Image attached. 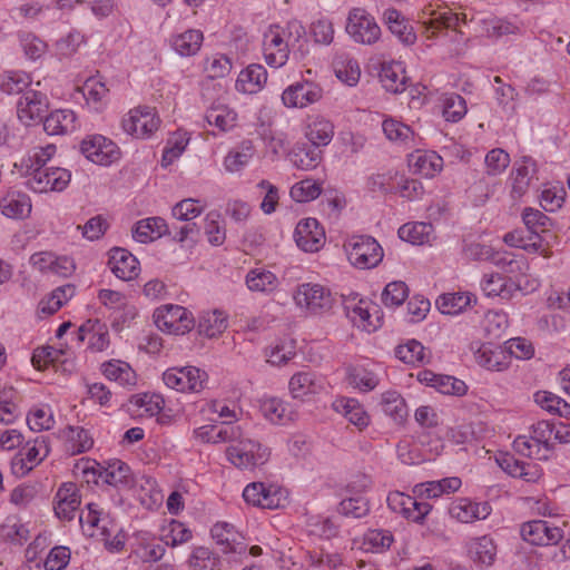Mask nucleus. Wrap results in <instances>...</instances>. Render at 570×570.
I'll use <instances>...</instances> for the list:
<instances>
[{"label":"nucleus","mask_w":570,"mask_h":570,"mask_svg":"<svg viewBox=\"0 0 570 570\" xmlns=\"http://www.w3.org/2000/svg\"><path fill=\"white\" fill-rule=\"evenodd\" d=\"M19 452H21L27 461L35 468L48 456L50 452L49 440L47 436H38L32 442H27Z\"/></svg>","instance_id":"nucleus-50"},{"label":"nucleus","mask_w":570,"mask_h":570,"mask_svg":"<svg viewBox=\"0 0 570 570\" xmlns=\"http://www.w3.org/2000/svg\"><path fill=\"white\" fill-rule=\"evenodd\" d=\"M30 263L41 273H51L61 277H68L75 271V264L71 258L67 256L57 257L51 252L35 253L30 257Z\"/></svg>","instance_id":"nucleus-17"},{"label":"nucleus","mask_w":570,"mask_h":570,"mask_svg":"<svg viewBox=\"0 0 570 570\" xmlns=\"http://www.w3.org/2000/svg\"><path fill=\"white\" fill-rule=\"evenodd\" d=\"M409 296V288L404 282L396 281L389 283L383 293L382 302L385 306H400Z\"/></svg>","instance_id":"nucleus-57"},{"label":"nucleus","mask_w":570,"mask_h":570,"mask_svg":"<svg viewBox=\"0 0 570 570\" xmlns=\"http://www.w3.org/2000/svg\"><path fill=\"white\" fill-rule=\"evenodd\" d=\"M333 136V124L323 117L314 118L307 126L306 137L316 147L327 146Z\"/></svg>","instance_id":"nucleus-41"},{"label":"nucleus","mask_w":570,"mask_h":570,"mask_svg":"<svg viewBox=\"0 0 570 570\" xmlns=\"http://www.w3.org/2000/svg\"><path fill=\"white\" fill-rule=\"evenodd\" d=\"M205 70L212 79L223 78L232 70V62L225 55H215L207 58Z\"/></svg>","instance_id":"nucleus-64"},{"label":"nucleus","mask_w":570,"mask_h":570,"mask_svg":"<svg viewBox=\"0 0 570 570\" xmlns=\"http://www.w3.org/2000/svg\"><path fill=\"white\" fill-rule=\"evenodd\" d=\"M210 433L209 441L213 443H228L226 459L237 469L253 470L269 458L267 448L253 440L240 425L232 424L230 421L213 426Z\"/></svg>","instance_id":"nucleus-1"},{"label":"nucleus","mask_w":570,"mask_h":570,"mask_svg":"<svg viewBox=\"0 0 570 570\" xmlns=\"http://www.w3.org/2000/svg\"><path fill=\"white\" fill-rule=\"evenodd\" d=\"M27 423L32 431L50 430L55 423L53 414L48 407H37L28 415Z\"/></svg>","instance_id":"nucleus-63"},{"label":"nucleus","mask_w":570,"mask_h":570,"mask_svg":"<svg viewBox=\"0 0 570 570\" xmlns=\"http://www.w3.org/2000/svg\"><path fill=\"white\" fill-rule=\"evenodd\" d=\"M246 284L250 291L272 292L277 286V277L269 271L254 268L247 274Z\"/></svg>","instance_id":"nucleus-48"},{"label":"nucleus","mask_w":570,"mask_h":570,"mask_svg":"<svg viewBox=\"0 0 570 570\" xmlns=\"http://www.w3.org/2000/svg\"><path fill=\"white\" fill-rule=\"evenodd\" d=\"M267 80L266 69L262 65H249L240 71L236 80V89L245 94H255Z\"/></svg>","instance_id":"nucleus-33"},{"label":"nucleus","mask_w":570,"mask_h":570,"mask_svg":"<svg viewBox=\"0 0 570 570\" xmlns=\"http://www.w3.org/2000/svg\"><path fill=\"white\" fill-rule=\"evenodd\" d=\"M108 265L112 274L122 281H131L139 275V261L127 249L114 247L109 250Z\"/></svg>","instance_id":"nucleus-16"},{"label":"nucleus","mask_w":570,"mask_h":570,"mask_svg":"<svg viewBox=\"0 0 570 570\" xmlns=\"http://www.w3.org/2000/svg\"><path fill=\"white\" fill-rule=\"evenodd\" d=\"M481 288L489 297H500L502 299H510L520 287L500 274H485L481 281Z\"/></svg>","instance_id":"nucleus-27"},{"label":"nucleus","mask_w":570,"mask_h":570,"mask_svg":"<svg viewBox=\"0 0 570 570\" xmlns=\"http://www.w3.org/2000/svg\"><path fill=\"white\" fill-rule=\"evenodd\" d=\"M164 383L178 392H200L206 384V372L195 367H171L163 374Z\"/></svg>","instance_id":"nucleus-7"},{"label":"nucleus","mask_w":570,"mask_h":570,"mask_svg":"<svg viewBox=\"0 0 570 570\" xmlns=\"http://www.w3.org/2000/svg\"><path fill=\"white\" fill-rule=\"evenodd\" d=\"M395 355L402 362L412 365L426 361L424 346L415 340H411L404 345H399L395 350Z\"/></svg>","instance_id":"nucleus-52"},{"label":"nucleus","mask_w":570,"mask_h":570,"mask_svg":"<svg viewBox=\"0 0 570 570\" xmlns=\"http://www.w3.org/2000/svg\"><path fill=\"white\" fill-rule=\"evenodd\" d=\"M198 200L193 198L183 199L177 203L173 209V217L180 223L171 224V229L174 230L173 239L179 243H184L186 240H190L195 243L197 237L199 236L200 229L196 223L193 222L194 218L198 217L203 213V207L197 206Z\"/></svg>","instance_id":"nucleus-2"},{"label":"nucleus","mask_w":570,"mask_h":570,"mask_svg":"<svg viewBox=\"0 0 570 570\" xmlns=\"http://www.w3.org/2000/svg\"><path fill=\"white\" fill-rule=\"evenodd\" d=\"M333 406L361 431L370 424V415L354 399H338L333 403Z\"/></svg>","instance_id":"nucleus-35"},{"label":"nucleus","mask_w":570,"mask_h":570,"mask_svg":"<svg viewBox=\"0 0 570 570\" xmlns=\"http://www.w3.org/2000/svg\"><path fill=\"white\" fill-rule=\"evenodd\" d=\"M227 327V318L219 311L203 313L199 317L198 332L208 338H213L222 334Z\"/></svg>","instance_id":"nucleus-43"},{"label":"nucleus","mask_w":570,"mask_h":570,"mask_svg":"<svg viewBox=\"0 0 570 570\" xmlns=\"http://www.w3.org/2000/svg\"><path fill=\"white\" fill-rule=\"evenodd\" d=\"M475 362L491 371H504L510 365V356L507 351L499 345L492 343L481 344L474 351Z\"/></svg>","instance_id":"nucleus-21"},{"label":"nucleus","mask_w":570,"mask_h":570,"mask_svg":"<svg viewBox=\"0 0 570 570\" xmlns=\"http://www.w3.org/2000/svg\"><path fill=\"white\" fill-rule=\"evenodd\" d=\"M466 114L465 100L456 94H450L443 99V116L449 121H459Z\"/></svg>","instance_id":"nucleus-58"},{"label":"nucleus","mask_w":570,"mask_h":570,"mask_svg":"<svg viewBox=\"0 0 570 570\" xmlns=\"http://www.w3.org/2000/svg\"><path fill=\"white\" fill-rule=\"evenodd\" d=\"M430 19L424 21L425 33L428 38L436 36L438 31L442 29L456 30L460 21L465 22V14H458L451 11H432Z\"/></svg>","instance_id":"nucleus-36"},{"label":"nucleus","mask_w":570,"mask_h":570,"mask_svg":"<svg viewBox=\"0 0 570 570\" xmlns=\"http://www.w3.org/2000/svg\"><path fill=\"white\" fill-rule=\"evenodd\" d=\"M529 161H531V159L524 157L523 164L519 165L512 173L511 197L514 200L520 199L529 190L530 183L532 179L531 169L528 166Z\"/></svg>","instance_id":"nucleus-47"},{"label":"nucleus","mask_w":570,"mask_h":570,"mask_svg":"<svg viewBox=\"0 0 570 570\" xmlns=\"http://www.w3.org/2000/svg\"><path fill=\"white\" fill-rule=\"evenodd\" d=\"M237 115L227 106H214L205 115L210 126L217 127L220 131H228L236 125Z\"/></svg>","instance_id":"nucleus-46"},{"label":"nucleus","mask_w":570,"mask_h":570,"mask_svg":"<svg viewBox=\"0 0 570 570\" xmlns=\"http://www.w3.org/2000/svg\"><path fill=\"white\" fill-rule=\"evenodd\" d=\"M285 38L287 47L293 50H298L302 56L305 55L304 43H306L305 27L298 20H291L287 22L286 28L281 31Z\"/></svg>","instance_id":"nucleus-51"},{"label":"nucleus","mask_w":570,"mask_h":570,"mask_svg":"<svg viewBox=\"0 0 570 570\" xmlns=\"http://www.w3.org/2000/svg\"><path fill=\"white\" fill-rule=\"evenodd\" d=\"M484 161L488 175L497 176L507 169L510 156L503 149L494 148L487 154Z\"/></svg>","instance_id":"nucleus-60"},{"label":"nucleus","mask_w":570,"mask_h":570,"mask_svg":"<svg viewBox=\"0 0 570 570\" xmlns=\"http://www.w3.org/2000/svg\"><path fill=\"white\" fill-rule=\"evenodd\" d=\"M71 174L60 167H36L27 179V186L36 193L61 191L70 183Z\"/></svg>","instance_id":"nucleus-5"},{"label":"nucleus","mask_w":570,"mask_h":570,"mask_svg":"<svg viewBox=\"0 0 570 570\" xmlns=\"http://www.w3.org/2000/svg\"><path fill=\"white\" fill-rule=\"evenodd\" d=\"M432 232L433 226L430 223L415 222L402 225L397 235L402 240L413 245H422L430 240Z\"/></svg>","instance_id":"nucleus-42"},{"label":"nucleus","mask_w":570,"mask_h":570,"mask_svg":"<svg viewBox=\"0 0 570 570\" xmlns=\"http://www.w3.org/2000/svg\"><path fill=\"white\" fill-rule=\"evenodd\" d=\"M210 533L216 543L222 547L223 553H232L234 556H244L246 553L247 547L239 540L240 535L234 525L227 522H217L213 525Z\"/></svg>","instance_id":"nucleus-20"},{"label":"nucleus","mask_w":570,"mask_h":570,"mask_svg":"<svg viewBox=\"0 0 570 570\" xmlns=\"http://www.w3.org/2000/svg\"><path fill=\"white\" fill-rule=\"evenodd\" d=\"M174 235L171 226L161 217H149L137 222L132 228L135 240L146 244L164 235Z\"/></svg>","instance_id":"nucleus-22"},{"label":"nucleus","mask_w":570,"mask_h":570,"mask_svg":"<svg viewBox=\"0 0 570 570\" xmlns=\"http://www.w3.org/2000/svg\"><path fill=\"white\" fill-rule=\"evenodd\" d=\"M380 406L396 425H403L409 416L405 400L397 391H386L381 395Z\"/></svg>","instance_id":"nucleus-28"},{"label":"nucleus","mask_w":570,"mask_h":570,"mask_svg":"<svg viewBox=\"0 0 570 570\" xmlns=\"http://www.w3.org/2000/svg\"><path fill=\"white\" fill-rule=\"evenodd\" d=\"M346 32L358 43L373 45L380 39L381 28L365 9L353 8L347 17Z\"/></svg>","instance_id":"nucleus-6"},{"label":"nucleus","mask_w":570,"mask_h":570,"mask_svg":"<svg viewBox=\"0 0 570 570\" xmlns=\"http://www.w3.org/2000/svg\"><path fill=\"white\" fill-rule=\"evenodd\" d=\"M449 512L453 519L470 523L485 519L491 512V507L487 502L475 503L468 499H459L451 504Z\"/></svg>","instance_id":"nucleus-25"},{"label":"nucleus","mask_w":570,"mask_h":570,"mask_svg":"<svg viewBox=\"0 0 570 570\" xmlns=\"http://www.w3.org/2000/svg\"><path fill=\"white\" fill-rule=\"evenodd\" d=\"M48 98L45 94L29 89L17 102L18 118L27 126L41 121L48 110Z\"/></svg>","instance_id":"nucleus-13"},{"label":"nucleus","mask_w":570,"mask_h":570,"mask_svg":"<svg viewBox=\"0 0 570 570\" xmlns=\"http://www.w3.org/2000/svg\"><path fill=\"white\" fill-rule=\"evenodd\" d=\"M368 502L361 495L344 499L340 503V511L351 518L360 519L368 513Z\"/></svg>","instance_id":"nucleus-61"},{"label":"nucleus","mask_w":570,"mask_h":570,"mask_svg":"<svg viewBox=\"0 0 570 570\" xmlns=\"http://www.w3.org/2000/svg\"><path fill=\"white\" fill-rule=\"evenodd\" d=\"M323 389L321 382L311 372H298L289 380V391L294 399L316 394Z\"/></svg>","instance_id":"nucleus-39"},{"label":"nucleus","mask_w":570,"mask_h":570,"mask_svg":"<svg viewBox=\"0 0 570 570\" xmlns=\"http://www.w3.org/2000/svg\"><path fill=\"white\" fill-rule=\"evenodd\" d=\"M382 127L386 138L391 141L406 144L413 138L412 129L399 120L385 119Z\"/></svg>","instance_id":"nucleus-56"},{"label":"nucleus","mask_w":570,"mask_h":570,"mask_svg":"<svg viewBox=\"0 0 570 570\" xmlns=\"http://www.w3.org/2000/svg\"><path fill=\"white\" fill-rule=\"evenodd\" d=\"M471 303L469 293H448L436 299V306L442 314L456 315Z\"/></svg>","instance_id":"nucleus-45"},{"label":"nucleus","mask_w":570,"mask_h":570,"mask_svg":"<svg viewBox=\"0 0 570 570\" xmlns=\"http://www.w3.org/2000/svg\"><path fill=\"white\" fill-rule=\"evenodd\" d=\"M348 379L350 384L365 392L374 390L379 384L377 376L363 367L353 368L350 372Z\"/></svg>","instance_id":"nucleus-62"},{"label":"nucleus","mask_w":570,"mask_h":570,"mask_svg":"<svg viewBox=\"0 0 570 570\" xmlns=\"http://www.w3.org/2000/svg\"><path fill=\"white\" fill-rule=\"evenodd\" d=\"M295 242L305 252H316L324 244L325 234L315 218L301 220L295 228Z\"/></svg>","instance_id":"nucleus-19"},{"label":"nucleus","mask_w":570,"mask_h":570,"mask_svg":"<svg viewBox=\"0 0 570 570\" xmlns=\"http://www.w3.org/2000/svg\"><path fill=\"white\" fill-rule=\"evenodd\" d=\"M383 19L390 31L394 33L403 43L412 45L415 42V32L400 11L396 9H386L384 11Z\"/></svg>","instance_id":"nucleus-37"},{"label":"nucleus","mask_w":570,"mask_h":570,"mask_svg":"<svg viewBox=\"0 0 570 570\" xmlns=\"http://www.w3.org/2000/svg\"><path fill=\"white\" fill-rule=\"evenodd\" d=\"M261 411L263 415L274 424H286L296 419V412L277 397H269L262 402Z\"/></svg>","instance_id":"nucleus-31"},{"label":"nucleus","mask_w":570,"mask_h":570,"mask_svg":"<svg viewBox=\"0 0 570 570\" xmlns=\"http://www.w3.org/2000/svg\"><path fill=\"white\" fill-rule=\"evenodd\" d=\"M0 210L9 218L22 219L31 212V200L28 195L11 190L0 199Z\"/></svg>","instance_id":"nucleus-26"},{"label":"nucleus","mask_w":570,"mask_h":570,"mask_svg":"<svg viewBox=\"0 0 570 570\" xmlns=\"http://www.w3.org/2000/svg\"><path fill=\"white\" fill-rule=\"evenodd\" d=\"M81 154L91 163L109 166L120 157L118 146L102 135L87 136L80 144Z\"/></svg>","instance_id":"nucleus-8"},{"label":"nucleus","mask_w":570,"mask_h":570,"mask_svg":"<svg viewBox=\"0 0 570 570\" xmlns=\"http://www.w3.org/2000/svg\"><path fill=\"white\" fill-rule=\"evenodd\" d=\"M471 559L481 566H491L497 556V546L489 535L473 538L468 544Z\"/></svg>","instance_id":"nucleus-34"},{"label":"nucleus","mask_w":570,"mask_h":570,"mask_svg":"<svg viewBox=\"0 0 570 570\" xmlns=\"http://www.w3.org/2000/svg\"><path fill=\"white\" fill-rule=\"evenodd\" d=\"M297 306L312 313H322L331 309L334 298L330 289L320 284L305 283L297 286L294 293Z\"/></svg>","instance_id":"nucleus-9"},{"label":"nucleus","mask_w":570,"mask_h":570,"mask_svg":"<svg viewBox=\"0 0 570 570\" xmlns=\"http://www.w3.org/2000/svg\"><path fill=\"white\" fill-rule=\"evenodd\" d=\"M189 564L194 570L222 569L219 557L206 547H197L194 549Z\"/></svg>","instance_id":"nucleus-49"},{"label":"nucleus","mask_w":570,"mask_h":570,"mask_svg":"<svg viewBox=\"0 0 570 570\" xmlns=\"http://www.w3.org/2000/svg\"><path fill=\"white\" fill-rule=\"evenodd\" d=\"M42 120L48 135H63L76 129V115L69 109L52 111Z\"/></svg>","instance_id":"nucleus-32"},{"label":"nucleus","mask_w":570,"mask_h":570,"mask_svg":"<svg viewBox=\"0 0 570 570\" xmlns=\"http://www.w3.org/2000/svg\"><path fill=\"white\" fill-rule=\"evenodd\" d=\"M513 448L518 453L528 458L537 460H547L549 458V449H542L540 443L535 442L531 436H518L513 442Z\"/></svg>","instance_id":"nucleus-53"},{"label":"nucleus","mask_w":570,"mask_h":570,"mask_svg":"<svg viewBox=\"0 0 570 570\" xmlns=\"http://www.w3.org/2000/svg\"><path fill=\"white\" fill-rule=\"evenodd\" d=\"M243 498L247 503L263 509H278L286 499L281 488L266 485L263 482L246 485Z\"/></svg>","instance_id":"nucleus-11"},{"label":"nucleus","mask_w":570,"mask_h":570,"mask_svg":"<svg viewBox=\"0 0 570 570\" xmlns=\"http://www.w3.org/2000/svg\"><path fill=\"white\" fill-rule=\"evenodd\" d=\"M160 120L150 107H138L122 120L124 130L137 138H147L159 127Z\"/></svg>","instance_id":"nucleus-12"},{"label":"nucleus","mask_w":570,"mask_h":570,"mask_svg":"<svg viewBox=\"0 0 570 570\" xmlns=\"http://www.w3.org/2000/svg\"><path fill=\"white\" fill-rule=\"evenodd\" d=\"M31 80L24 72H8L1 81L0 88L8 95L22 94L29 90Z\"/></svg>","instance_id":"nucleus-59"},{"label":"nucleus","mask_w":570,"mask_h":570,"mask_svg":"<svg viewBox=\"0 0 570 570\" xmlns=\"http://www.w3.org/2000/svg\"><path fill=\"white\" fill-rule=\"evenodd\" d=\"M409 166L414 174L432 178L442 170L443 159L435 151L416 150L410 155Z\"/></svg>","instance_id":"nucleus-24"},{"label":"nucleus","mask_w":570,"mask_h":570,"mask_svg":"<svg viewBox=\"0 0 570 570\" xmlns=\"http://www.w3.org/2000/svg\"><path fill=\"white\" fill-rule=\"evenodd\" d=\"M55 511L58 518L72 520L80 505L77 485L72 482L63 483L56 493Z\"/></svg>","instance_id":"nucleus-23"},{"label":"nucleus","mask_w":570,"mask_h":570,"mask_svg":"<svg viewBox=\"0 0 570 570\" xmlns=\"http://www.w3.org/2000/svg\"><path fill=\"white\" fill-rule=\"evenodd\" d=\"M522 539L533 546H550L558 543L563 538L559 527L550 525L544 520H532L521 525Z\"/></svg>","instance_id":"nucleus-14"},{"label":"nucleus","mask_w":570,"mask_h":570,"mask_svg":"<svg viewBox=\"0 0 570 570\" xmlns=\"http://www.w3.org/2000/svg\"><path fill=\"white\" fill-rule=\"evenodd\" d=\"M322 88L309 81L291 85L282 95V101L289 108H304L322 98Z\"/></svg>","instance_id":"nucleus-15"},{"label":"nucleus","mask_w":570,"mask_h":570,"mask_svg":"<svg viewBox=\"0 0 570 570\" xmlns=\"http://www.w3.org/2000/svg\"><path fill=\"white\" fill-rule=\"evenodd\" d=\"M523 223L534 238L540 239V233L546 232L549 226V217L542 212L533 208H525L522 214Z\"/></svg>","instance_id":"nucleus-55"},{"label":"nucleus","mask_w":570,"mask_h":570,"mask_svg":"<svg viewBox=\"0 0 570 570\" xmlns=\"http://www.w3.org/2000/svg\"><path fill=\"white\" fill-rule=\"evenodd\" d=\"M380 81L386 91L400 94L405 90L407 77L401 62L383 63L380 71Z\"/></svg>","instance_id":"nucleus-30"},{"label":"nucleus","mask_w":570,"mask_h":570,"mask_svg":"<svg viewBox=\"0 0 570 570\" xmlns=\"http://www.w3.org/2000/svg\"><path fill=\"white\" fill-rule=\"evenodd\" d=\"M264 57L268 66L279 68L288 59L289 48L278 27L269 28L264 36Z\"/></svg>","instance_id":"nucleus-18"},{"label":"nucleus","mask_w":570,"mask_h":570,"mask_svg":"<svg viewBox=\"0 0 570 570\" xmlns=\"http://www.w3.org/2000/svg\"><path fill=\"white\" fill-rule=\"evenodd\" d=\"M102 373L109 381H115L121 386L136 384V374L126 362L112 360L102 364Z\"/></svg>","instance_id":"nucleus-40"},{"label":"nucleus","mask_w":570,"mask_h":570,"mask_svg":"<svg viewBox=\"0 0 570 570\" xmlns=\"http://www.w3.org/2000/svg\"><path fill=\"white\" fill-rule=\"evenodd\" d=\"M83 473L92 474L96 483L101 481L116 488L128 485L131 481L129 466L120 460H112L106 464L92 461L90 465L83 468Z\"/></svg>","instance_id":"nucleus-10"},{"label":"nucleus","mask_w":570,"mask_h":570,"mask_svg":"<svg viewBox=\"0 0 570 570\" xmlns=\"http://www.w3.org/2000/svg\"><path fill=\"white\" fill-rule=\"evenodd\" d=\"M156 326L168 334H185L194 327L191 313L179 305H164L154 312Z\"/></svg>","instance_id":"nucleus-4"},{"label":"nucleus","mask_w":570,"mask_h":570,"mask_svg":"<svg viewBox=\"0 0 570 570\" xmlns=\"http://www.w3.org/2000/svg\"><path fill=\"white\" fill-rule=\"evenodd\" d=\"M255 147L250 140H243L232 149L224 159V167L228 173L240 171L254 157Z\"/></svg>","instance_id":"nucleus-38"},{"label":"nucleus","mask_w":570,"mask_h":570,"mask_svg":"<svg viewBox=\"0 0 570 570\" xmlns=\"http://www.w3.org/2000/svg\"><path fill=\"white\" fill-rule=\"evenodd\" d=\"M66 448L72 455L83 453L94 445V440L87 430L80 426H68L65 430Z\"/></svg>","instance_id":"nucleus-44"},{"label":"nucleus","mask_w":570,"mask_h":570,"mask_svg":"<svg viewBox=\"0 0 570 570\" xmlns=\"http://www.w3.org/2000/svg\"><path fill=\"white\" fill-rule=\"evenodd\" d=\"M346 247L348 261L357 268H373L383 259L381 245L371 236H353Z\"/></svg>","instance_id":"nucleus-3"},{"label":"nucleus","mask_w":570,"mask_h":570,"mask_svg":"<svg viewBox=\"0 0 570 570\" xmlns=\"http://www.w3.org/2000/svg\"><path fill=\"white\" fill-rule=\"evenodd\" d=\"M204 35L198 29H188L184 32L173 35L170 46L181 57L195 56L202 48Z\"/></svg>","instance_id":"nucleus-29"},{"label":"nucleus","mask_w":570,"mask_h":570,"mask_svg":"<svg viewBox=\"0 0 570 570\" xmlns=\"http://www.w3.org/2000/svg\"><path fill=\"white\" fill-rule=\"evenodd\" d=\"M322 191L321 184L313 179H303L291 188V197L297 203L314 200Z\"/></svg>","instance_id":"nucleus-54"}]
</instances>
